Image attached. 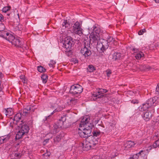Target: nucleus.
Masks as SVG:
<instances>
[{
	"mask_svg": "<svg viewBox=\"0 0 159 159\" xmlns=\"http://www.w3.org/2000/svg\"><path fill=\"white\" fill-rule=\"evenodd\" d=\"M82 29L81 28L73 32V33L77 34L79 35H81L82 33Z\"/></svg>",
	"mask_w": 159,
	"mask_h": 159,
	"instance_id": "473e14b6",
	"label": "nucleus"
},
{
	"mask_svg": "<svg viewBox=\"0 0 159 159\" xmlns=\"http://www.w3.org/2000/svg\"><path fill=\"white\" fill-rule=\"evenodd\" d=\"M80 52L85 57H88L91 54V52L90 50L85 46L83 48H81Z\"/></svg>",
	"mask_w": 159,
	"mask_h": 159,
	"instance_id": "ddd939ff",
	"label": "nucleus"
},
{
	"mask_svg": "<svg viewBox=\"0 0 159 159\" xmlns=\"http://www.w3.org/2000/svg\"><path fill=\"white\" fill-rule=\"evenodd\" d=\"M133 50H135L134 49H133Z\"/></svg>",
	"mask_w": 159,
	"mask_h": 159,
	"instance_id": "4d7b16f0",
	"label": "nucleus"
},
{
	"mask_svg": "<svg viewBox=\"0 0 159 159\" xmlns=\"http://www.w3.org/2000/svg\"><path fill=\"white\" fill-rule=\"evenodd\" d=\"M152 116V112L151 111H147L144 113L143 114V117L144 120L148 121L151 118Z\"/></svg>",
	"mask_w": 159,
	"mask_h": 159,
	"instance_id": "2eb2a0df",
	"label": "nucleus"
},
{
	"mask_svg": "<svg viewBox=\"0 0 159 159\" xmlns=\"http://www.w3.org/2000/svg\"><path fill=\"white\" fill-rule=\"evenodd\" d=\"M2 29H0V36L8 41V39H9L10 38V35H12L6 31H3V30L4 29L5 27L3 25H2Z\"/></svg>",
	"mask_w": 159,
	"mask_h": 159,
	"instance_id": "f8f14e48",
	"label": "nucleus"
},
{
	"mask_svg": "<svg viewBox=\"0 0 159 159\" xmlns=\"http://www.w3.org/2000/svg\"><path fill=\"white\" fill-rule=\"evenodd\" d=\"M56 62L55 61L51 60L50 61V63L49 64V65L50 67L53 68Z\"/></svg>",
	"mask_w": 159,
	"mask_h": 159,
	"instance_id": "c9c22d12",
	"label": "nucleus"
},
{
	"mask_svg": "<svg viewBox=\"0 0 159 159\" xmlns=\"http://www.w3.org/2000/svg\"><path fill=\"white\" fill-rule=\"evenodd\" d=\"M152 146L154 148H156L159 147V140L155 141L153 144Z\"/></svg>",
	"mask_w": 159,
	"mask_h": 159,
	"instance_id": "2f4dec72",
	"label": "nucleus"
},
{
	"mask_svg": "<svg viewBox=\"0 0 159 159\" xmlns=\"http://www.w3.org/2000/svg\"><path fill=\"white\" fill-rule=\"evenodd\" d=\"M78 102L77 99L75 98H70L66 100L67 105L72 107L75 105Z\"/></svg>",
	"mask_w": 159,
	"mask_h": 159,
	"instance_id": "4468645a",
	"label": "nucleus"
},
{
	"mask_svg": "<svg viewBox=\"0 0 159 159\" xmlns=\"http://www.w3.org/2000/svg\"><path fill=\"white\" fill-rule=\"evenodd\" d=\"M9 134L0 137V144L8 141L10 139Z\"/></svg>",
	"mask_w": 159,
	"mask_h": 159,
	"instance_id": "f3484780",
	"label": "nucleus"
},
{
	"mask_svg": "<svg viewBox=\"0 0 159 159\" xmlns=\"http://www.w3.org/2000/svg\"><path fill=\"white\" fill-rule=\"evenodd\" d=\"M157 98L155 97L153 98H150L147 101L146 103L148 104V106L150 107L152 106L156 102Z\"/></svg>",
	"mask_w": 159,
	"mask_h": 159,
	"instance_id": "a211bd4d",
	"label": "nucleus"
},
{
	"mask_svg": "<svg viewBox=\"0 0 159 159\" xmlns=\"http://www.w3.org/2000/svg\"><path fill=\"white\" fill-rule=\"evenodd\" d=\"M156 124L157 125H158V124H159L158 125H159V121H158L156 123Z\"/></svg>",
	"mask_w": 159,
	"mask_h": 159,
	"instance_id": "603ef678",
	"label": "nucleus"
},
{
	"mask_svg": "<svg viewBox=\"0 0 159 159\" xmlns=\"http://www.w3.org/2000/svg\"><path fill=\"white\" fill-rule=\"evenodd\" d=\"M150 107L148 106V104L146 103H145L143 104L139 108V110L140 111H142L147 110Z\"/></svg>",
	"mask_w": 159,
	"mask_h": 159,
	"instance_id": "4be33fe9",
	"label": "nucleus"
},
{
	"mask_svg": "<svg viewBox=\"0 0 159 159\" xmlns=\"http://www.w3.org/2000/svg\"><path fill=\"white\" fill-rule=\"evenodd\" d=\"M144 56V54L143 52H140L136 54V55L135 56V57L137 59H139Z\"/></svg>",
	"mask_w": 159,
	"mask_h": 159,
	"instance_id": "bb28decb",
	"label": "nucleus"
},
{
	"mask_svg": "<svg viewBox=\"0 0 159 159\" xmlns=\"http://www.w3.org/2000/svg\"><path fill=\"white\" fill-rule=\"evenodd\" d=\"M77 61L78 62V60H76V62H77Z\"/></svg>",
	"mask_w": 159,
	"mask_h": 159,
	"instance_id": "5fc2aeb1",
	"label": "nucleus"
},
{
	"mask_svg": "<svg viewBox=\"0 0 159 159\" xmlns=\"http://www.w3.org/2000/svg\"><path fill=\"white\" fill-rule=\"evenodd\" d=\"M5 113L7 116H11L13 114V111L11 108H7L6 109Z\"/></svg>",
	"mask_w": 159,
	"mask_h": 159,
	"instance_id": "b1692460",
	"label": "nucleus"
},
{
	"mask_svg": "<svg viewBox=\"0 0 159 159\" xmlns=\"http://www.w3.org/2000/svg\"><path fill=\"white\" fill-rule=\"evenodd\" d=\"M51 108H52V109L53 108H55L54 107V106H52L51 107Z\"/></svg>",
	"mask_w": 159,
	"mask_h": 159,
	"instance_id": "864d4df0",
	"label": "nucleus"
},
{
	"mask_svg": "<svg viewBox=\"0 0 159 159\" xmlns=\"http://www.w3.org/2000/svg\"><path fill=\"white\" fill-rule=\"evenodd\" d=\"M113 40L112 37L108 36L107 37V40L102 39L100 43H99L98 44L97 48L100 49L102 52L105 50L107 48L108 44V42H111Z\"/></svg>",
	"mask_w": 159,
	"mask_h": 159,
	"instance_id": "39448f33",
	"label": "nucleus"
},
{
	"mask_svg": "<svg viewBox=\"0 0 159 159\" xmlns=\"http://www.w3.org/2000/svg\"><path fill=\"white\" fill-rule=\"evenodd\" d=\"M131 102L134 104H137L139 103V101L137 100L133 99L131 101Z\"/></svg>",
	"mask_w": 159,
	"mask_h": 159,
	"instance_id": "79ce46f5",
	"label": "nucleus"
},
{
	"mask_svg": "<svg viewBox=\"0 0 159 159\" xmlns=\"http://www.w3.org/2000/svg\"><path fill=\"white\" fill-rule=\"evenodd\" d=\"M106 72L107 76L108 77H109L110 75L111 74V70L109 69H108L106 70Z\"/></svg>",
	"mask_w": 159,
	"mask_h": 159,
	"instance_id": "a19ab883",
	"label": "nucleus"
},
{
	"mask_svg": "<svg viewBox=\"0 0 159 159\" xmlns=\"http://www.w3.org/2000/svg\"><path fill=\"white\" fill-rule=\"evenodd\" d=\"M156 93H159V84L157 85L156 88Z\"/></svg>",
	"mask_w": 159,
	"mask_h": 159,
	"instance_id": "37998d69",
	"label": "nucleus"
},
{
	"mask_svg": "<svg viewBox=\"0 0 159 159\" xmlns=\"http://www.w3.org/2000/svg\"><path fill=\"white\" fill-rule=\"evenodd\" d=\"M146 32V30L145 29H143L141 30H139L138 32V34L139 35H141L143 34L144 33Z\"/></svg>",
	"mask_w": 159,
	"mask_h": 159,
	"instance_id": "58836bf2",
	"label": "nucleus"
},
{
	"mask_svg": "<svg viewBox=\"0 0 159 159\" xmlns=\"http://www.w3.org/2000/svg\"><path fill=\"white\" fill-rule=\"evenodd\" d=\"M21 114H22V112L18 113H17L15 116H14V123L16 124L17 125L21 123L20 121V122L19 121L21 119Z\"/></svg>",
	"mask_w": 159,
	"mask_h": 159,
	"instance_id": "dca6fc26",
	"label": "nucleus"
},
{
	"mask_svg": "<svg viewBox=\"0 0 159 159\" xmlns=\"http://www.w3.org/2000/svg\"><path fill=\"white\" fill-rule=\"evenodd\" d=\"M152 148V147L151 146H149L148 147V149L146 150L147 151H148L149 150H150Z\"/></svg>",
	"mask_w": 159,
	"mask_h": 159,
	"instance_id": "09e8293b",
	"label": "nucleus"
},
{
	"mask_svg": "<svg viewBox=\"0 0 159 159\" xmlns=\"http://www.w3.org/2000/svg\"><path fill=\"white\" fill-rule=\"evenodd\" d=\"M140 68L141 70L145 71L149 70L151 68L150 66H147L145 65H141Z\"/></svg>",
	"mask_w": 159,
	"mask_h": 159,
	"instance_id": "a878e982",
	"label": "nucleus"
},
{
	"mask_svg": "<svg viewBox=\"0 0 159 159\" xmlns=\"http://www.w3.org/2000/svg\"><path fill=\"white\" fill-rule=\"evenodd\" d=\"M20 79L22 80V81L24 83H25V80L24 79V76H21L20 77Z\"/></svg>",
	"mask_w": 159,
	"mask_h": 159,
	"instance_id": "c03bdc74",
	"label": "nucleus"
},
{
	"mask_svg": "<svg viewBox=\"0 0 159 159\" xmlns=\"http://www.w3.org/2000/svg\"><path fill=\"white\" fill-rule=\"evenodd\" d=\"M38 70L40 72H45L46 69L41 66H39L38 67Z\"/></svg>",
	"mask_w": 159,
	"mask_h": 159,
	"instance_id": "c85d7f7f",
	"label": "nucleus"
},
{
	"mask_svg": "<svg viewBox=\"0 0 159 159\" xmlns=\"http://www.w3.org/2000/svg\"><path fill=\"white\" fill-rule=\"evenodd\" d=\"M135 143L134 142L131 141H127L124 144L125 147L126 148H129L133 147Z\"/></svg>",
	"mask_w": 159,
	"mask_h": 159,
	"instance_id": "6ab92c4d",
	"label": "nucleus"
},
{
	"mask_svg": "<svg viewBox=\"0 0 159 159\" xmlns=\"http://www.w3.org/2000/svg\"><path fill=\"white\" fill-rule=\"evenodd\" d=\"M144 151H141L135 155H134L133 156V158L134 159H137L139 157V156L141 155V153H144Z\"/></svg>",
	"mask_w": 159,
	"mask_h": 159,
	"instance_id": "c756f323",
	"label": "nucleus"
},
{
	"mask_svg": "<svg viewBox=\"0 0 159 159\" xmlns=\"http://www.w3.org/2000/svg\"><path fill=\"white\" fill-rule=\"evenodd\" d=\"M89 126H86V128L82 127L79 128L78 133L80 137L88 138L91 136L90 135L92 132L91 125L89 124Z\"/></svg>",
	"mask_w": 159,
	"mask_h": 159,
	"instance_id": "f03ea898",
	"label": "nucleus"
},
{
	"mask_svg": "<svg viewBox=\"0 0 159 159\" xmlns=\"http://www.w3.org/2000/svg\"><path fill=\"white\" fill-rule=\"evenodd\" d=\"M17 125L20 130L16 135V138L17 139L21 138L24 134L28 133L29 130V127L26 123L23 122L22 120Z\"/></svg>",
	"mask_w": 159,
	"mask_h": 159,
	"instance_id": "f257e3e1",
	"label": "nucleus"
},
{
	"mask_svg": "<svg viewBox=\"0 0 159 159\" xmlns=\"http://www.w3.org/2000/svg\"><path fill=\"white\" fill-rule=\"evenodd\" d=\"M93 32H91L89 36L90 40L94 43H97L98 44L100 42L98 41L100 40V36L99 33L100 32V30L99 28H97L96 26L93 27Z\"/></svg>",
	"mask_w": 159,
	"mask_h": 159,
	"instance_id": "7ed1b4c3",
	"label": "nucleus"
},
{
	"mask_svg": "<svg viewBox=\"0 0 159 159\" xmlns=\"http://www.w3.org/2000/svg\"><path fill=\"white\" fill-rule=\"evenodd\" d=\"M96 139L93 136H89L82 143L83 148L86 150L89 149L92 144L95 145L96 144Z\"/></svg>",
	"mask_w": 159,
	"mask_h": 159,
	"instance_id": "20e7f679",
	"label": "nucleus"
},
{
	"mask_svg": "<svg viewBox=\"0 0 159 159\" xmlns=\"http://www.w3.org/2000/svg\"><path fill=\"white\" fill-rule=\"evenodd\" d=\"M49 139H47L45 140L44 142V144H45L46 143H47L49 141Z\"/></svg>",
	"mask_w": 159,
	"mask_h": 159,
	"instance_id": "49530a36",
	"label": "nucleus"
},
{
	"mask_svg": "<svg viewBox=\"0 0 159 159\" xmlns=\"http://www.w3.org/2000/svg\"><path fill=\"white\" fill-rule=\"evenodd\" d=\"M90 117L88 116H84L82 118L80 123V124L79 127L86 128V126H89V124H90L91 125V129L93 127L92 124L90 123Z\"/></svg>",
	"mask_w": 159,
	"mask_h": 159,
	"instance_id": "6e6552de",
	"label": "nucleus"
},
{
	"mask_svg": "<svg viewBox=\"0 0 159 159\" xmlns=\"http://www.w3.org/2000/svg\"><path fill=\"white\" fill-rule=\"evenodd\" d=\"M11 8L10 7H4L2 9V11L4 12H6L10 10Z\"/></svg>",
	"mask_w": 159,
	"mask_h": 159,
	"instance_id": "e433bc0d",
	"label": "nucleus"
},
{
	"mask_svg": "<svg viewBox=\"0 0 159 159\" xmlns=\"http://www.w3.org/2000/svg\"><path fill=\"white\" fill-rule=\"evenodd\" d=\"M83 88L82 87L78 84H76L71 86L70 92L75 95L80 94L83 91Z\"/></svg>",
	"mask_w": 159,
	"mask_h": 159,
	"instance_id": "0eeeda50",
	"label": "nucleus"
},
{
	"mask_svg": "<svg viewBox=\"0 0 159 159\" xmlns=\"http://www.w3.org/2000/svg\"><path fill=\"white\" fill-rule=\"evenodd\" d=\"M87 70L88 71L90 72H91L95 70V69L93 66L92 65H89L87 68Z\"/></svg>",
	"mask_w": 159,
	"mask_h": 159,
	"instance_id": "cd10ccee",
	"label": "nucleus"
},
{
	"mask_svg": "<svg viewBox=\"0 0 159 159\" xmlns=\"http://www.w3.org/2000/svg\"><path fill=\"white\" fill-rule=\"evenodd\" d=\"M115 122L113 123H109L107 124V126L109 128H112L115 126Z\"/></svg>",
	"mask_w": 159,
	"mask_h": 159,
	"instance_id": "4c0bfd02",
	"label": "nucleus"
},
{
	"mask_svg": "<svg viewBox=\"0 0 159 159\" xmlns=\"http://www.w3.org/2000/svg\"><path fill=\"white\" fill-rule=\"evenodd\" d=\"M3 20V16L0 14V21H2Z\"/></svg>",
	"mask_w": 159,
	"mask_h": 159,
	"instance_id": "a18cd8bd",
	"label": "nucleus"
},
{
	"mask_svg": "<svg viewBox=\"0 0 159 159\" xmlns=\"http://www.w3.org/2000/svg\"><path fill=\"white\" fill-rule=\"evenodd\" d=\"M157 3H159V0H154Z\"/></svg>",
	"mask_w": 159,
	"mask_h": 159,
	"instance_id": "3c124183",
	"label": "nucleus"
},
{
	"mask_svg": "<svg viewBox=\"0 0 159 159\" xmlns=\"http://www.w3.org/2000/svg\"><path fill=\"white\" fill-rule=\"evenodd\" d=\"M81 29V27L80 23L77 21L74 24L73 29V32L77 30Z\"/></svg>",
	"mask_w": 159,
	"mask_h": 159,
	"instance_id": "5701e85b",
	"label": "nucleus"
},
{
	"mask_svg": "<svg viewBox=\"0 0 159 159\" xmlns=\"http://www.w3.org/2000/svg\"><path fill=\"white\" fill-rule=\"evenodd\" d=\"M3 77V74L0 71V78H2Z\"/></svg>",
	"mask_w": 159,
	"mask_h": 159,
	"instance_id": "8fccbe9b",
	"label": "nucleus"
},
{
	"mask_svg": "<svg viewBox=\"0 0 159 159\" xmlns=\"http://www.w3.org/2000/svg\"><path fill=\"white\" fill-rule=\"evenodd\" d=\"M93 136L97 137L99 136L100 134V132L99 131L95 130L93 132Z\"/></svg>",
	"mask_w": 159,
	"mask_h": 159,
	"instance_id": "72a5a7b5",
	"label": "nucleus"
},
{
	"mask_svg": "<svg viewBox=\"0 0 159 159\" xmlns=\"http://www.w3.org/2000/svg\"><path fill=\"white\" fill-rule=\"evenodd\" d=\"M89 30H90L89 28Z\"/></svg>",
	"mask_w": 159,
	"mask_h": 159,
	"instance_id": "6e6d98bb",
	"label": "nucleus"
},
{
	"mask_svg": "<svg viewBox=\"0 0 159 159\" xmlns=\"http://www.w3.org/2000/svg\"><path fill=\"white\" fill-rule=\"evenodd\" d=\"M108 90L103 89H100L97 93H94L92 96V98L93 100H95L103 97V94L107 93Z\"/></svg>",
	"mask_w": 159,
	"mask_h": 159,
	"instance_id": "1a4fd4ad",
	"label": "nucleus"
},
{
	"mask_svg": "<svg viewBox=\"0 0 159 159\" xmlns=\"http://www.w3.org/2000/svg\"><path fill=\"white\" fill-rule=\"evenodd\" d=\"M57 112V110H56V109L53 111L51 113V115H53L54 113H55V112Z\"/></svg>",
	"mask_w": 159,
	"mask_h": 159,
	"instance_id": "de8ad7c7",
	"label": "nucleus"
},
{
	"mask_svg": "<svg viewBox=\"0 0 159 159\" xmlns=\"http://www.w3.org/2000/svg\"><path fill=\"white\" fill-rule=\"evenodd\" d=\"M63 109V108L61 106H58V107L57 108H56V109L57 110V111H62Z\"/></svg>",
	"mask_w": 159,
	"mask_h": 159,
	"instance_id": "ea45409f",
	"label": "nucleus"
},
{
	"mask_svg": "<svg viewBox=\"0 0 159 159\" xmlns=\"http://www.w3.org/2000/svg\"><path fill=\"white\" fill-rule=\"evenodd\" d=\"M62 136H60V135H58L56 136L54 139V142H58L61 139V138Z\"/></svg>",
	"mask_w": 159,
	"mask_h": 159,
	"instance_id": "f704fd0d",
	"label": "nucleus"
},
{
	"mask_svg": "<svg viewBox=\"0 0 159 159\" xmlns=\"http://www.w3.org/2000/svg\"><path fill=\"white\" fill-rule=\"evenodd\" d=\"M62 25L63 28H69L70 27V25L67 20H64Z\"/></svg>",
	"mask_w": 159,
	"mask_h": 159,
	"instance_id": "393cba45",
	"label": "nucleus"
},
{
	"mask_svg": "<svg viewBox=\"0 0 159 159\" xmlns=\"http://www.w3.org/2000/svg\"><path fill=\"white\" fill-rule=\"evenodd\" d=\"M31 106L30 105H28L25 108L23 111L22 112V115H25L26 114L29 113L31 108Z\"/></svg>",
	"mask_w": 159,
	"mask_h": 159,
	"instance_id": "aec40b11",
	"label": "nucleus"
},
{
	"mask_svg": "<svg viewBox=\"0 0 159 159\" xmlns=\"http://www.w3.org/2000/svg\"><path fill=\"white\" fill-rule=\"evenodd\" d=\"M73 39L70 37H67L65 39L63 47L66 49L70 48L73 44Z\"/></svg>",
	"mask_w": 159,
	"mask_h": 159,
	"instance_id": "9b49d317",
	"label": "nucleus"
},
{
	"mask_svg": "<svg viewBox=\"0 0 159 159\" xmlns=\"http://www.w3.org/2000/svg\"><path fill=\"white\" fill-rule=\"evenodd\" d=\"M121 57V54L119 52H115L113 55L112 59L115 61L119 59Z\"/></svg>",
	"mask_w": 159,
	"mask_h": 159,
	"instance_id": "412c9836",
	"label": "nucleus"
},
{
	"mask_svg": "<svg viewBox=\"0 0 159 159\" xmlns=\"http://www.w3.org/2000/svg\"><path fill=\"white\" fill-rule=\"evenodd\" d=\"M47 76L46 75H43L41 76V79L43 83H46L47 80Z\"/></svg>",
	"mask_w": 159,
	"mask_h": 159,
	"instance_id": "7c9ffc66",
	"label": "nucleus"
},
{
	"mask_svg": "<svg viewBox=\"0 0 159 159\" xmlns=\"http://www.w3.org/2000/svg\"><path fill=\"white\" fill-rule=\"evenodd\" d=\"M64 118H65L64 121L60 120L57 123L54 125L52 127V129L50 131L51 138L52 137V134H56L58 131L59 129L65 127V126H64V124L65 123L66 118L65 117Z\"/></svg>",
	"mask_w": 159,
	"mask_h": 159,
	"instance_id": "423d86ee",
	"label": "nucleus"
},
{
	"mask_svg": "<svg viewBox=\"0 0 159 159\" xmlns=\"http://www.w3.org/2000/svg\"><path fill=\"white\" fill-rule=\"evenodd\" d=\"M9 39L8 41L11 43L12 44L16 47H20L21 43L18 37L15 38L13 35H10Z\"/></svg>",
	"mask_w": 159,
	"mask_h": 159,
	"instance_id": "9d476101",
	"label": "nucleus"
}]
</instances>
